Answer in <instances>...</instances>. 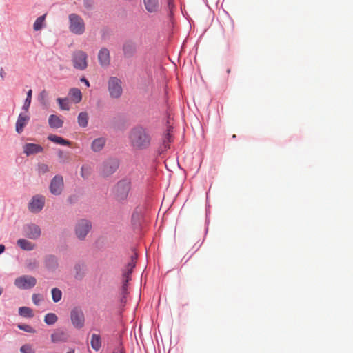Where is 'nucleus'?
I'll return each instance as SVG.
<instances>
[{
	"label": "nucleus",
	"mask_w": 353,
	"mask_h": 353,
	"mask_svg": "<svg viewBox=\"0 0 353 353\" xmlns=\"http://www.w3.org/2000/svg\"><path fill=\"white\" fill-rule=\"evenodd\" d=\"M130 145L135 150H143L151 144V136L148 130L142 126L133 128L129 133Z\"/></svg>",
	"instance_id": "nucleus-1"
},
{
	"label": "nucleus",
	"mask_w": 353,
	"mask_h": 353,
	"mask_svg": "<svg viewBox=\"0 0 353 353\" xmlns=\"http://www.w3.org/2000/svg\"><path fill=\"white\" fill-rule=\"evenodd\" d=\"M132 188L131 181L128 179H122L117 183L113 189L114 199L123 203L128 200Z\"/></svg>",
	"instance_id": "nucleus-2"
},
{
	"label": "nucleus",
	"mask_w": 353,
	"mask_h": 353,
	"mask_svg": "<svg viewBox=\"0 0 353 353\" xmlns=\"http://www.w3.org/2000/svg\"><path fill=\"white\" fill-rule=\"evenodd\" d=\"M69 21V30L70 31L77 35H81L85 31V23L83 18L74 13L70 14L68 16Z\"/></svg>",
	"instance_id": "nucleus-3"
},
{
	"label": "nucleus",
	"mask_w": 353,
	"mask_h": 353,
	"mask_svg": "<svg viewBox=\"0 0 353 353\" xmlns=\"http://www.w3.org/2000/svg\"><path fill=\"white\" fill-rule=\"evenodd\" d=\"M108 90L110 97L119 99L123 93L121 81L116 77H110L108 81Z\"/></svg>",
	"instance_id": "nucleus-4"
},
{
	"label": "nucleus",
	"mask_w": 353,
	"mask_h": 353,
	"mask_svg": "<svg viewBox=\"0 0 353 353\" xmlns=\"http://www.w3.org/2000/svg\"><path fill=\"white\" fill-rule=\"evenodd\" d=\"M92 229V223L88 219L79 220L74 226V232L77 239L84 240Z\"/></svg>",
	"instance_id": "nucleus-5"
},
{
	"label": "nucleus",
	"mask_w": 353,
	"mask_h": 353,
	"mask_svg": "<svg viewBox=\"0 0 353 353\" xmlns=\"http://www.w3.org/2000/svg\"><path fill=\"white\" fill-rule=\"evenodd\" d=\"M119 165V163L117 159H108L101 166V174L104 177H108L116 172Z\"/></svg>",
	"instance_id": "nucleus-6"
},
{
	"label": "nucleus",
	"mask_w": 353,
	"mask_h": 353,
	"mask_svg": "<svg viewBox=\"0 0 353 353\" xmlns=\"http://www.w3.org/2000/svg\"><path fill=\"white\" fill-rule=\"evenodd\" d=\"M70 320L72 325L77 329H81L84 326L85 316L81 307H75L72 309Z\"/></svg>",
	"instance_id": "nucleus-7"
},
{
	"label": "nucleus",
	"mask_w": 353,
	"mask_h": 353,
	"mask_svg": "<svg viewBox=\"0 0 353 353\" xmlns=\"http://www.w3.org/2000/svg\"><path fill=\"white\" fill-rule=\"evenodd\" d=\"M73 65L76 69L83 70L88 67V55L82 50H77L72 55Z\"/></svg>",
	"instance_id": "nucleus-8"
},
{
	"label": "nucleus",
	"mask_w": 353,
	"mask_h": 353,
	"mask_svg": "<svg viewBox=\"0 0 353 353\" xmlns=\"http://www.w3.org/2000/svg\"><path fill=\"white\" fill-rule=\"evenodd\" d=\"M37 279L30 275H23L14 280V285L19 289H30L35 286Z\"/></svg>",
	"instance_id": "nucleus-9"
},
{
	"label": "nucleus",
	"mask_w": 353,
	"mask_h": 353,
	"mask_svg": "<svg viewBox=\"0 0 353 353\" xmlns=\"http://www.w3.org/2000/svg\"><path fill=\"white\" fill-rule=\"evenodd\" d=\"M64 183L63 176L56 175L53 177L50 185V191L54 195H59L62 192Z\"/></svg>",
	"instance_id": "nucleus-10"
},
{
	"label": "nucleus",
	"mask_w": 353,
	"mask_h": 353,
	"mask_svg": "<svg viewBox=\"0 0 353 353\" xmlns=\"http://www.w3.org/2000/svg\"><path fill=\"white\" fill-rule=\"evenodd\" d=\"M45 199L43 196H34L29 203L28 208L32 212H40L44 206Z\"/></svg>",
	"instance_id": "nucleus-11"
},
{
	"label": "nucleus",
	"mask_w": 353,
	"mask_h": 353,
	"mask_svg": "<svg viewBox=\"0 0 353 353\" xmlns=\"http://www.w3.org/2000/svg\"><path fill=\"white\" fill-rule=\"evenodd\" d=\"M69 339L68 333L61 329L55 330L51 334V341L52 343H64Z\"/></svg>",
	"instance_id": "nucleus-12"
},
{
	"label": "nucleus",
	"mask_w": 353,
	"mask_h": 353,
	"mask_svg": "<svg viewBox=\"0 0 353 353\" xmlns=\"http://www.w3.org/2000/svg\"><path fill=\"white\" fill-rule=\"evenodd\" d=\"M98 60L101 66L106 68L110 63V55L108 49L102 48L98 53Z\"/></svg>",
	"instance_id": "nucleus-13"
},
{
	"label": "nucleus",
	"mask_w": 353,
	"mask_h": 353,
	"mask_svg": "<svg viewBox=\"0 0 353 353\" xmlns=\"http://www.w3.org/2000/svg\"><path fill=\"white\" fill-rule=\"evenodd\" d=\"M136 259L137 255L134 254L132 256L131 261L128 263L125 268L123 270V282L128 283V281L131 279L130 275L133 268L135 267Z\"/></svg>",
	"instance_id": "nucleus-14"
},
{
	"label": "nucleus",
	"mask_w": 353,
	"mask_h": 353,
	"mask_svg": "<svg viewBox=\"0 0 353 353\" xmlns=\"http://www.w3.org/2000/svg\"><path fill=\"white\" fill-rule=\"evenodd\" d=\"M136 259L137 255L134 254L132 256L131 261L128 263L125 268L123 270V282L128 283V281L131 279L130 275L133 268L135 267Z\"/></svg>",
	"instance_id": "nucleus-15"
},
{
	"label": "nucleus",
	"mask_w": 353,
	"mask_h": 353,
	"mask_svg": "<svg viewBox=\"0 0 353 353\" xmlns=\"http://www.w3.org/2000/svg\"><path fill=\"white\" fill-rule=\"evenodd\" d=\"M23 152L27 155L36 154L43 151L41 145L35 143H26L23 145Z\"/></svg>",
	"instance_id": "nucleus-16"
},
{
	"label": "nucleus",
	"mask_w": 353,
	"mask_h": 353,
	"mask_svg": "<svg viewBox=\"0 0 353 353\" xmlns=\"http://www.w3.org/2000/svg\"><path fill=\"white\" fill-rule=\"evenodd\" d=\"M26 235L31 239H37L41 236V229L37 225H28L26 229Z\"/></svg>",
	"instance_id": "nucleus-17"
},
{
	"label": "nucleus",
	"mask_w": 353,
	"mask_h": 353,
	"mask_svg": "<svg viewBox=\"0 0 353 353\" xmlns=\"http://www.w3.org/2000/svg\"><path fill=\"white\" fill-rule=\"evenodd\" d=\"M106 143L105 137H98L94 139L91 143V149L94 152L101 151Z\"/></svg>",
	"instance_id": "nucleus-18"
},
{
	"label": "nucleus",
	"mask_w": 353,
	"mask_h": 353,
	"mask_svg": "<svg viewBox=\"0 0 353 353\" xmlns=\"http://www.w3.org/2000/svg\"><path fill=\"white\" fill-rule=\"evenodd\" d=\"M30 117L28 115L20 114L16 122V131L18 133H21L23 128L28 123Z\"/></svg>",
	"instance_id": "nucleus-19"
},
{
	"label": "nucleus",
	"mask_w": 353,
	"mask_h": 353,
	"mask_svg": "<svg viewBox=\"0 0 353 353\" xmlns=\"http://www.w3.org/2000/svg\"><path fill=\"white\" fill-rule=\"evenodd\" d=\"M48 124L50 128L57 129L63 126V121L59 116L51 114L48 118Z\"/></svg>",
	"instance_id": "nucleus-20"
},
{
	"label": "nucleus",
	"mask_w": 353,
	"mask_h": 353,
	"mask_svg": "<svg viewBox=\"0 0 353 353\" xmlns=\"http://www.w3.org/2000/svg\"><path fill=\"white\" fill-rule=\"evenodd\" d=\"M144 6L148 12H157L159 8V0H143Z\"/></svg>",
	"instance_id": "nucleus-21"
},
{
	"label": "nucleus",
	"mask_w": 353,
	"mask_h": 353,
	"mask_svg": "<svg viewBox=\"0 0 353 353\" xmlns=\"http://www.w3.org/2000/svg\"><path fill=\"white\" fill-rule=\"evenodd\" d=\"M136 47L135 45L131 42L128 41L123 44V51L125 57H130L133 55L135 52Z\"/></svg>",
	"instance_id": "nucleus-22"
},
{
	"label": "nucleus",
	"mask_w": 353,
	"mask_h": 353,
	"mask_svg": "<svg viewBox=\"0 0 353 353\" xmlns=\"http://www.w3.org/2000/svg\"><path fill=\"white\" fill-rule=\"evenodd\" d=\"M172 141V134L171 128H169L167 130V132L163 135L162 138V146L164 150L170 148V143Z\"/></svg>",
	"instance_id": "nucleus-23"
},
{
	"label": "nucleus",
	"mask_w": 353,
	"mask_h": 353,
	"mask_svg": "<svg viewBox=\"0 0 353 353\" xmlns=\"http://www.w3.org/2000/svg\"><path fill=\"white\" fill-rule=\"evenodd\" d=\"M17 244L23 250L30 251L34 248V245L32 243L24 239H19Z\"/></svg>",
	"instance_id": "nucleus-24"
},
{
	"label": "nucleus",
	"mask_w": 353,
	"mask_h": 353,
	"mask_svg": "<svg viewBox=\"0 0 353 353\" xmlns=\"http://www.w3.org/2000/svg\"><path fill=\"white\" fill-rule=\"evenodd\" d=\"M89 116L86 112H81L77 117V122L80 127L86 128L88 125Z\"/></svg>",
	"instance_id": "nucleus-25"
},
{
	"label": "nucleus",
	"mask_w": 353,
	"mask_h": 353,
	"mask_svg": "<svg viewBox=\"0 0 353 353\" xmlns=\"http://www.w3.org/2000/svg\"><path fill=\"white\" fill-rule=\"evenodd\" d=\"M69 95L72 100L76 103H79L82 99L81 92L78 88H72L69 92Z\"/></svg>",
	"instance_id": "nucleus-26"
},
{
	"label": "nucleus",
	"mask_w": 353,
	"mask_h": 353,
	"mask_svg": "<svg viewBox=\"0 0 353 353\" xmlns=\"http://www.w3.org/2000/svg\"><path fill=\"white\" fill-rule=\"evenodd\" d=\"M48 139L54 143H56L57 144H60L62 145H70V144H71V143L70 141L64 139L63 138H62L61 137L55 135V134H50L48 137Z\"/></svg>",
	"instance_id": "nucleus-27"
},
{
	"label": "nucleus",
	"mask_w": 353,
	"mask_h": 353,
	"mask_svg": "<svg viewBox=\"0 0 353 353\" xmlns=\"http://www.w3.org/2000/svg\"><path fill=\"white\" fill-rule=\"evenodd\" d=\"M91 347L96 351H99L101 347V338L99 334H93L90 341Z\"/></svg>",
	"instance_id": "nucleus-28"
},
{
	"label": "nucleus",
	"mask_w": 353,
	"mask_h": 353,
	"mask_svg": "<svg viewBox=\"0 0 353 353\" xmlns=\"http://www.w3.org/2000/svg\"><path fill=\"white\" fill-rule=\"evenodd\" d=\"M45 263L48 269H54L57 266V260L54 256H47Z\"/></svg>",
	"instance_id": "nucleus-29"
},
{
	"label": "nucleus",
	"mask_w": 353,
	"mask_h": 353,
	"mask_svg": "<svg viewBox=\"0 0 353 353\" xmlns=\"http://www.w3.org/2000/svg\"><path fill=\"white\" fill-rule=\"evenodd\" d=\"M57 320L58 317L54 313H48L44 317V322L49 325H54Z\"/></svg>",
	"instance_id": "nucleus-30"
},
{
	"label": "nucleus",
	"mask_w": 353,
	"mask_h": 353,
	"mask_svg": "<svg viewBox=\"0 0 353 353\" xmlns=\"http://www.w3.org/2000/svg\"><path fill=\"white\" fill-rule=\"evenodd\" d=\"M19 314L20 316L23 317L32 318L34 314L32 309L28 307H21L19 309Z\"/></svg>",
	"instance_id": "nucleus-31"
},
{
	"label": "nucleus",
	"mask_w": 353,
	"mask_h": 353,
	"mask_svg": "<svg viewBox=\"0 0 353 353\" xmlns=\"http://www.w3.org/2000/svg\"><path fill=\"white\" fill-rule=\"evenodd\" d=\"M52 298L54 303L59 302L62 298V292L61 291L57 288H52Z\"/></svg>",
	"instance_id": "nucleus-32"
},
{
	"label": "nucleus",
	"mask_w": 353,
	"mask_h": 353,
	"mask_svg": "<svg viewBox=\"0 0 353 353\" xmlns=\"http://www.w3.org/2000/svg\"><path fill=\"white\" fill-rule=\"evenodd\" d=\"M57 101L59 103L60 109L63 110H69L70 109V103L68 99H61V98H57Z\"/></svg>",
	"instance_id": "nucleus-33"
},
{
	"label": "nucleus",
	"mask_w": 353,
	"mask_h": 353,
	"mask_svg": "<svg viewBox=\"0 0 353 353\" xmlns=\"http://www.w3.org/2000/svg\"><path fill=\"white\" fill-rule=\"evenodd\" d=\"M46 14H43L39 17H38L34 23V30L38 31L41 30L43 26L45 17Z\"/></svg>",
	"instance_id": "nucleus-34"
},
{
	"label": "nucleus",
	"mask_w": 353,
	"mask_h": 353,
	"mask_svg": "<svg viewBox=\"0 0 353 353\" xmlns=\"http://www.w3.org/2000/svg\"><path fill=\"white\" fill-rule=\"evenodd\" d=\"M91 174V168L88 165H83L81 168V175L83 178L87 179Z\"/></svg>",
	"instance_id": "nucleus-35"
},
{
	"label": "nucleus",
	"mask_w": 353,
	"mask_h": 353,
	"mask_svg": "<svg viewBox=\"0 0 353 353\" xmlns=\"http://www.w3.org/2000/svg\"><path fill=\"white\" fill-rule=\"evenodd\" d=\"M58 157L60 160V162L62 163H65L69 161V154L68 153L63 152L62 150H59Z\"/></svg>",
	"instance_id": "nucleus-36"
},
{
	"label": "nucleus",
	"mask_w": 353,
	"mask_h": 353,
	"mask_svg": "<svg viewBox=\"0 0 353 353\" xmlns=\"http://www.w3.org/2000/svg\"><path fill=\"white\" fill-rule=\"evenodd\" d=\"M48 92L46 90H43L40 92L39 96V100L40 103L43 105H47L48 104Z\"/></svg>",
	"instance_id": "nucleus-37"
},
{
	"label": "nucleus",
	"mask_w": 353,
	"mask_h": 353,
	"mask_svg": "<svg viewBox=\"0 0 353 353\" xmlns=\"http://www.w3.org/2000/svg\"><path fill=\"white\" fill-rule=\"evenodd\" d=\"M32 93V90H29L28 92H27V97L26 99V101H25V103H24V105H23V108L26 111H28V108L30 107V105L31 103Z\"/></svg>",
	"instance_id": "nucleus-38"
},
{
	"label": "nucleus",
	"mask_w": 353,
	"mask_h": 353,
	"mask_svg": "<svg viewBox=\"0 0 353 353\" xmlns=\"http://www.w3.org/2000/svg\"><path fill=\"white\" fill-rule=\"evenodd\" d=\"M17 327H19V329L23 330L26 332H29V333H35L36 332L35 330L32 326L28 325L19 324L17 325Z\"/></svg>",
	"instance_id": "nucleus-39"
},
{
	"label": "nucleus",
	"mask_w": 353,
	"mask_h": 353,
	"mask_svg": "<svg viewBox=\"0 0 353 353\" xmlns=\"http://www.w3.org/2000/svg\"><path fill=\"white\" fill-rule=\"evenodd\" d=\"M20 351L21 353H35L32 346L28 344L21 346Z\"/></svg>",
	"instance_id": "nucleus-40"
},
{
	"label": "nucleus",
	"mask_w": 353,
	"mask_h": 353,
	"mask_svg": "<svg viewBox=\"0 0 353 353\" xmlns=\"http://www.w3.org/2000/svg\"><path fill=\"white\" fill-rule=\"evenodd\" d=\"M123 286H122V298H121V302H125V296L128 294V283L123 282Z\"/></svg>",
	"instance_id": "nucleus-41"
},
{
	"label": "nucleus",
	"mask_w": 353,
	"mask_h": 353,
	"mask_svg": "<svg viewBox=\"0 0 353 353\" xmlns=\"http://www.w3.org/2000/svg\"><path fill=\"white\" fill-rule=\"evenodd\" d=\"M32 298L34 304L36 305H39L43 299L42 296L39 294H33Z\"/></svg>",
	"instance_id": "nucleus-42"
},
{
	"label": "nucleus",
	"mask_w": 353,
	"mask_h": 353,
	"mask_svg": "<svg viewBox=\"0 0 353 353\" xmlns=\"http://www.w3.org/2000/svg\"><path fill=\"white\" fill-rule=\"evenodd\" d=\"M49 171L50 168L48 165L43 163L39 165V172L40 174H45L46 172H48Z\"/></svg>",
	"instance_id": "nucleus-43"
},
{
	"label": "nucleus",
	"mask_w": 353,
	"mask_h": 353,
	"mask_svg": "<svg viewBox=\"0 0 353 353\" xmlns=\"http://www.w3.org/2000/svg\"><path fill=\"white\" fill-rule=\"evenodd\" d=\"M39 265V263L38 262L36 261V260H34V261H30L28 264H27V267L30 269V270H33L36 268H37Z\"/></svg>",
	"instance_id": "nucleus-44"
},
{
	"label": "nucleus",
	"mask_w": 353,
	"mask_h": 353,
	"mask_svg": "<svg viewBox=\"0 0 353 353\" xmlns=\"http://www.w3.org/2000/svg\"><path fill=\"white\" fill-rule=\"evenodd\" d=\"M140 214L138 212H134L132 216V221L136 222L139 219Z\"/></svg>",
	"instance_id": "nucleus-45"
},
{
	"label": "nucleus",
	"mask_w": 353,
	"mask_h": 353,
	"mask_svg": "<svg viewBox=\"0 0 353 353\" xmlns=\"http://www.w3.org/2000/svg\"><path fill=\"white\" fill-rule=\"evenodd\" d=\"M81 81L84 82L87 87H90V83L85 78H84V77L81 78Z\"/></svg>",
	"instance_id": "nucleus-46"
},
{
	"label": "nucleus",
	"mask_w": 353,
	"mask_h": 353,
	"mask_svg": "<svg viewBox=\"0 0 353 353\" xmlns=\"http://www.w3.org/2000/svg\"><path fill=\"white\" fill-rule=\"evenodd\" d=\"M112 353H125V351L123 348H118L115 350Z\"/></svg>",
	"instance_id": "nucleus-47"
},
{
	"label": "nucleus",
	"mask_w": 353,
	"mask_h": 353,
	"mask_svg": "<svg viewBox=\"0 0 353 353\" xmlns=\"http://www.w3.org/2000/svg\"><path fill=\"white\" fill-rule=\"evenodd\" d=\"M5 250V246L3 245H0V254L3 253Z\"/></svg>",
	"instance_id": "nucleus-48"
},
{
	"label": "nucleus",
	"mask_w": 353,
	"mask_h": 353,
	"mask_svg": "<svg viewBox=\"0 0 353 353\" xmlns=\"http://www.w3.org/2000/svg\"><path fill=\"white\" fill-rule=\"evenodd\" d=\"M67 353H74V350H71L69 352H68Z\"/></svg>",
	"instance_id": "nucleus-49"
},
{
	"label": "nucleus",
	"mask_w": 353,
	"mask_h": 353,
	"mask_svg": "<svg viewBox=\"0 0 353 353\" xmlns=\"http://www.w3.org/2000/svg\"><path fill=\"white\" fill-rule=\"evenodd\" d=\"M3 292V289L1 288H0V295L2 294Z\"/></svg>",
	"instance_id": "nucleus-50"
},
{
	"label": "nucleus",
	"mask_w": 353,
	"mask_h": 353,
	"mask_svg": "<svg viewBox=\"0 0 353 353\" xmlns=\"http://www.w3.org/2000/svg\"><path fill=\"white\" fill-rule=\"evenodd\" d=\"M3 72H1V77H2V78L3 77Z\"/></svg>",
	"instance_id": "nucleus-51"
},
{
	"label": "nucleus",
	"mask_w": 353,
	"mask_h": 353,
	"mask_svg": "<svg viewBox=\"0 0 353 353\" xmlns=\"http://www.w3.org/2000/svg\"><path fill=\"white\" fill-rule=\"evenodd\" d=\"M227 72H228V73H230V70L228 69Z\"/></svg>",
	"instance_id": "nucleus-52"
}]
</instances>
